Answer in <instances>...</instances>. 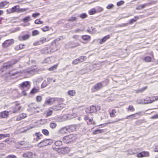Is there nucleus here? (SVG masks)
Returning <instances> with one entry per match:
<instances>
[{"label":"nucleus","instance_id":"nucleus-27","mask_svg":"<svg viewBox=\"0 0 158 158\" xmlns=\"http://www.w3.org/2000/svg\"><path fill=\"white\" fill-rule=\"evenodd\" d=\"M116 110L114 109H113L111 111L109 110V114L111 118H114L116 117Z\"/></svg>","mask_w":158,"mask_h":158},{"label":"nucleus","instance_id":"nucleus-19","mask_svg":"<svg viewBox=\"0 0 158 158\" xmlns=\"http://www.w3.org/2000/svg\"><path fill=\"white\" fill-rule=\"evenodd\" d=\"M103 84L102 82H100L95 84L92 89L93 92H95L99 90L103 87Z\"/></svg>","mask_w":158,"mask_h":158},{"label":"nucleus","instance_id":"nucleus-16","mask_svg":"<svg viewBox=\"0 0 158 158\" xmlns=\"http://www.w3.org/2000/svg\"><path fill=\"white\" fill-rule=\"evenodd\" d=\"M154 59V56L153 52L151 53L150 56H145L142 58V60L146 62H150Z\"/></svg>","mask_w":158,"mask_h":158},{"label":"nucleus","instance_id":"nucleus-63","mask_svg":"<svg viewBox=\"0 0 158 158\" xmlns=\"http://www.w3.org/2000/svg\"><path fill=\"white\" fill-rule=\"evenodd\" d=\"M5 142H8V144H10L12 142V140H10L9 139H6L4 141Z\"/></svg>","mask_w":158,"mask_h":158},{"label":"nucleus","instance_id":"nucleus-51","mask_svg":"<svg viewBox=\"0 0 158 158\" xmlns=\"http://www.w3.org/2000/svg\"><path fill=\"white\" fill-rule=\"evenodd\" d=\"M44 62L45 63H49L51 62L50 57H47L44 60Z\"/></svg>","mask_w":158,"mask_h":158},{"label":"nucleus","instance_id":"nucleus-7","mask_svg":"<svg viewBox=\"0 0 158 158\" xmlns=\"http://www.w3.org/2000/svg\"><path fill=\"white\" fill-rule=\"evenodd\" d=\"M59 43L56 40H54L51 43V46L50 47L52 49L53 52L57 50L58 49V46Z\"/></svg>","mask_w":158,"mask_h":158},{"label":"nucleus","instance_id":"nucleus-53","mask_svg":"<svg viewBox=\"0 0 158 158\" xmlns=\"http://www.w3.org/2000/svg\"><path fill=\"white\" fill-rule=\"evenodd\" d=\"M28 9L27 8H20V7H19V13L23 12L26 11L28 10Z\"/></svg>","mask_w":158,"mask_h":158},{"label":"nucleus","instance_id":"nucleus-25","mask_svg":"<svg viewBox=\"0 0 158 158\" xmlns=\"http://www.w3.org/2000/svg\"><path fill=\"white\" fill-rule=\"evenodd\" d=\"M48 40H47L45 37H42L40 39L39 41L37 42L36 44H36V43H35L34 44V45H40L41 44H42L46 42H48Z\"/></svg>","mask_w":158,"mask_h":158},{"label":"nucleus","instance_id":"nucleus-41","mask_svg":"<svg viewBox=\"0 0 158 158\" xmlns=\"http://www.w3.org/2000/svg\"><path fill=\"white\" fill-rule=\"evenodd\" d=\"M128 111L134 112L135 111V108L132 105H129L127 108Z\"/></svg>","mask_w":158,"mask_h":158},{"label":"nucleus","instance_id":"nucleus-5","mask_svg":"<svg viewBox=\"0 0 158 158\" xmlns=\"http://www.w3.org/2000/svg\"><path fill=\"white\" fill-rule=\"evenodd\" d=\"M100 109V107L98 106L92 105L86 108V112L87 113L96 112Z\"/></svg>","mask_w":158,"mask_h":158},{"label":"nucleus","instance_id":"nucleus-37","mask_svg":"<svg viewBox=\"0 0 158 158\" xmlns=\"http://www.w3.org/2000/svg\"><path fill=\"white\" fill-rule=\"evenodd\" d=\"M42 132L46 136H48L49 135V131L46 129H42Z\"/></svg>","mask_w":158,"mask_h":158},{"label":"nucleus","instance_id":"nucleus-39","mask_svg":"<svg viewBox=\"0 0 158 158\" xmlns=\"http://www.w3.org/2000/svg\"><path fill=\"white\" fill-rule=\"evenodd\" d=\"M43 100V98L40 95H38L36 97V101L38 102H41Z\"/></svg>","mask_w":158,"mask_h":158},{"label":"nucleus","instance_id":"nucleus-45","mask_svg":"<svg viewBox=\"0 0 158 158\" xmlns=\"http://www.w3.org/2000/svg\"><path fill=\"white\" fill-rule=\"evenodd\" d=\"M10 136V135L9 134H0V140L2 138L6 137H9Z\"/></svg>","mask_w":158,"mask_h":158},{"label":"nucleus","instance_id":"nucleus-28","mask_svg":"<svg viewBox=\"0 0 158 158\" xmlns=\"http://www.w3.org/2000/svg\"><path fill=\"white\" fill-rule=\"evenodd\" d=\"M87 31L91 34H92L95 32V28L93 27L92 26H89L88 27Z\"/></svg>","mask_w":158,"mask_h":158},{"label":"nucleus","instance_id":"nucleus-43","mask_svg":"<svg viewBox=\"0 0 158 158\" xmlns=\"http://www.w3.org/2000/svg\"><path fill=\"white\" fill-rule=\"evenodd\" d=\"M58 65V64H55L49 68V69H48V70L49 71H53L57 69Z\"/></svg>","mask_w":158,"mask_h":158},{"label":"nucleus","instance_id":"nucleus-55","mask_svg":"<svg viewBox=\"0 0 158 158\" xmlns=\"http://www.w3.org/2000/svg\"><path fill=\"white\" fill-rule=\"evenodd\" d=\"M56 124L55 123H51L50 124V127L52 129L55 128L56 127Z\"/></svg>","mask_w":158,"mask_h":158},{"label":"nucleus","instance_id":"nucleus-32","mask_svg":"<svg viewBox=\"0 0 158 158\" xmlns=\"http://www.w3.org/2000/svg\"><path fill=\"white\" fill-rule=\"evenodd\" d=\"M104 132V130L103 129H98L94 131L93 132L92 134L93 135H95L98 134L102 133Z\"/></svg>","mask_w":158,"mask_h":158},{"label":"nucleus","instance_id":"nucleus-1","mask_svg":"<svg viewBox=\"0 0 158 158\" xmlns=\"http://www.w3.org/2000/svg\"><path fill=\"white\" fill-rule=\"evenodd\" d=\"M64 101V99L62 98L57 99L56 102H57L58 103V105L53 106L51 108L55 110H61L65 106V104L63 103Z\"/></svg>","mask_w":158,"mask_h":158},{"label":"nucleus","instance_id":"nucleus-23","mask_svg":"<svg viewBox=\"0 0 158 158\" xmlns=\"http://www.w3.org/2000/svg\"><path fill=\"white\" fill-rule=\"evenodd\" d=\"M25 45L23 44H20L18 45L15 46L14 49L16 51H18L24 49L25 48Z\"/></svg>","mask_w":158,"mask_h":158},{"label":"nucleus","instance_id":"nucleus-48","mask_svg":"<svg viewBox=\"0 0 158 158\" xmlns=\"http://www.w3.org/2000/svg\"><path fill=\"white\" fill-rule=\"evenodd\" d=\"M52 113V110H48L46 111L45 114L47 117H48L51 115Z\"/></svg>","mask_w":158,"mask_h":158},{"label":"nucleus","instance_id":"nucleus-15","mask_svg":"<svg viewBox=\"0 0 158 158\" xmlns=\"http://www.w3.org/2000/svg\"><path fill=\"white\" fill-rule=\"evenodd\" d=\"M149 153L147 151H143L137 154L136 156L138 158L148 157L149 156Z\"/></svg>","mask_w":158,"mask_h":158},{"label":"nucleus","instance_id":"nucleus-13","mask_svg":"<svg viewBox=\"0 0 158 158\" xmlns=\"http://www.w3.org/2000/svg\"><path fill=\"white\" fill-rule=\"evenodd\" d=\"M139 17L138 16H135L134 19H131L129 21V23H123L119 26V27H122L126 26L128 24H133V23L135 22L139 19Z\"/></svg>","mask_w":158,"mask_h":158},{"label":"nucleus","instance_id":"nucleus-42","mask_svg":"<svg viewBox=\"0 0 158 158\" xmlns=\"http://www.w3.org/2000/svg\"><path fill=\"white\" fill-rule=\"evenodd\" d=\"M78 59L79 60L80 62H81L86 60L87 59V57L85 56H81L79 57Z\"/></svg>","mask_w":158,"mask_h":158},{"label":"nucleus","instance_id":"nucleus-18","mask_svg":"<svg viewBox=\"0 0 158 158\" xmlns=\"http://www.w3.org/2000/svg\"><path fill=\"white\" fill-rule=\"evenodd\" d=\"M30 37V35L29 34L20 35L18 37V39L20 41H25L29 39Z\"/></svg>","mask_w":158,"mask_h":158},{"label":"nucleus","instance_id":"nucleus-12","mask_svg":"<svg viewBox=\"0 0 158 158\" xmlns=\"http://www.w3.org/2000/svg\"><path fill=\"white\" fill-rule=\"evenodd\" d=\"M14 42V40L13 39L7 40L3 42L2 46L4 48H6L12 44Z\"/></svg>","mask_w":158,"mask_h":158},{"label":"nucleus","instance_id":"nucleus-40","mask_svg":"<svg viewBox=\"0 0 158 158\" xmlns=\"http://www.w3.org/2000/svg\"><path fill=\"white\" fill-rule=\"evenodd\" d=\"M39 92V89L35 88H33L30 92L31 94H34Z\"/></svg>","mask_w":158,"mask_h":158},{"label":"nucleus","instance_id":"nucleus-10","mask_svg":"<svg viewBox=\"0 0 158 158\" xmlns=\"http://www.w3.org/2000/svg\"><path fill=\"white\" fill-rule=\"evenodd\" d=\"M33 136L34 137L33 142L35 143L36 142L39 140L41 139L43 135L39 131L35 133L33 135Z\"/></svg>","mask_w":158,"mask_h":158},{"label":"nucleus","instance_id":"nucleus-8","mask_svg":"<svg viewBox=\"0 0 158 158\" xmlns=\"http://www.w3.org/2000/svg\"><path fill=\"white\" fill-rule=\"evenodd\" d=\"M57 99L53 98L48 97L46 98L44 102V106L51 105L53 104L55 102H56Z\"/></svg>","mask_w":158,"mask_h":158},{"label":"nucleus","instance_id":"nucleus-22","mask_svg":"<svg viewBox=\"0 0 158 158\" xmlns=\"http://www.w3.org/2000/svg\"><path fill=\"white\" fill-rule=\"evenodd\" d=\"M68 131L73 132L76 131L77 126L76 125H71L67 127Z\"/></svg>","mask_w":158,"mask_h":158},{"label":"nucleus","instance_id":"nucleus-3","mask_svg":"<svg viewBox=\"0 0 158 158\" xmlns=\"http://www.w3.org/2000/svg\"><path fill=\"white\" fill-rule=\"evenodd\" d=\"M75 137L74 135L71 134L63 137L62 140L64 142L68 143L72 142L75 139Z\"/></svg>","mask_w":158,"mask_h":158},{"label":"nucleus","instance_id":"nucleus-36","mask_svg":"<svg viewBox=\"0 0 158 158\" xmlns=\"http://www.w3.org/2000/svg\"><path fill=\"white\" fill-rule=\"evenodd\" d=\"M31 20V17L27 16L22 19V21L24 23H27Z\"/></svg>","mask_w":158,"mask_h":158},{"label":"nucleus","instance_id":"nucleus-57","mask_svg":"<svg viewBox=\"0 0 158 158\" xmlns=\"http://www.w3.org/2000/svg\"><path fill=\"white\" fill-rule=\"evenodd\" d=\"M97 13L100 12L102 11L103 10V9L102 7L98 6L97 7Z\"/></svg>","mask_w":158,"mask_h":158},{"label":"nucleus","instance_id":"nucleus-47","mask_svg":"<svg viewBox=\"0 0 158 158\" xmlns=\"http://www.w3.org/2000/svg\"><path fill=\"white\" fill-rule=\"evenodd\" d=\"M120 120L119 119H118V120H117L116 121H114V122H109L108 123H104V124H101L100 125H99V126H101V127H104L106 126H107V125L108 124H110V123H114L115 122H116L118 121H119Z\"/></svg>","mask_w":158,"mask_h":158},{"label":"nucleus","instance_id":"nucleus-11","mask_svg":"<svg viewBox=\"0 0 158 158\" xmlns=\"http://www.w3.org/2000/svg\"><path fill=\"white\" fill-rule=\"evenodd\" d=\"M62 144L63 143L62 141L59 140H56L55 142L54 145L57 148L53 146L52 148L54 150L58 151V150L60 149V148L62 145Z\"/></svg>","mask_w":158,"mask_h":158},{"label":"nucleus","instance_id":"nucleus-14","mask_svg":"<svg viewBox=\"0 0 158 158\" xmlns=\"http://www.w3.org/2000/svg\"><path fill=\"white\" fill-rule=\"evenodd\" d=\"M41 53L44 54H48L53 52L50 47H46L41 49L40 50Z\"/></svg>","mask_w":158,"mask_h":158},{"label":"nucleus","instance_id":"nucleus-52","mask_svg":"<svg viewBox=\"0 0 158 158\" xmlns=\"http://www.w3.org/2000/svg\"><path fill=\"white\" fill-rule=\"evenodd\" d=\"M77 18L76 17L73 16L71 17L70 18H69L68 19V20L69 21H75L77 20Z\"/></svg>","mask_w":158,"mask_h":158},{"label":"nucleus","instance_id":"nucleus-30","mask_svg":"<svg viewBox=\"0 0 158 158\" xmlns=\"http://www.w3.org/2000/svg\"><path fill=\"white\" fill-rule=\"evenodd\" d=\"M9 2L6 1H3L0 2V9L5 8L6 6L8 4Z\"/></svg>","mask_w":158,"mask_h":158},{"label":"nucleus","instance_id":"nucleus-44","mask_svg":"<svg viewBox=\"0 0 158 158\" xmlns=\"http://www.w3.org/2000/svg\"><path fill=\"white\" fill-rule=\"evenodd\" d=\"M140 112L136 113L135 114H133L127 116L126 118L127 119H128L130 118H132V117H135V116L136 115H140Z\"/></svg>","mask_w":158,"mask_h":158},{"label":"nucleus","instance_id":"nucleus-21","mask_svg":"<svg viewBox=\"0 0 158 158\" xmlns=\"http://www.w3.org/2000/svg\"><path fill=\"white\" fill-rule=\"evenodd\" d=\"M19 73V72H14L13 71H10L6 73V76L7 78L8 77L10 79H13V77L15 76Z\"/></svg>","mask_w":158,"mask_h":158},{"label":"nucleus","instance_id":"nucleus-34","mask_svg":"<svg viewBox=\"0 0 158 158\" xmlns=\"http://www.w3.org/2000/svg\"><path fill=\"white\" fill-rule=\"evenodd\" d=\"M67 93L69 96H73L76 94V92L74 90H70L68 91Z\"/></svg>","mask_w":158,"mask_h":158},{"label":"nucleus","instance_id":"nucleus-31","mask_svg":"<svg viewBox=\"0 0 158 158\" xmlns=\"http://www.w3.org/2000/svg\"><path fill=\"white\" fill-rule=\"evenodd\" d=\"M149 4L148 3H145L141 5L138 6L136 7V10H140L145 8Z\"/></svg>","mask_w":158,"mask_h":158},{"label":"nucleus","instance_id":"nucleus-54","mask_svg":"<svg viewBox=\"0 0 158 158\" xmlns=\"http://www.w3.org/2000/svg\"><path fill=\"white\" fill-rule=\"evenodd\" d=\"M39 34V32L37 30H34L32 32V35L33 36L38 35Z\"/></svg>","mask_w":158,"mask_h":158},{"label":"nucleus","instance_id":"nucleus-6","mask_svg":"<svg viewBox=\"0 0 158 158\" xmlns=\"http://www.w3.org/2000/svg\"><path fill=\"white\" fill-rule=\"evenodd\" d=\"M15 63H12L11 61H8L5 63L3 66L0 69V72H4L5 69H7L12 67Z\"/></svg>","mask_w":158,"mask_h":158},{"label":"nucleus","instance_id":"nucleus-4","mask_svg":"<svg viewBox=\"0 0 158 158\" xmlns=\"http://www.w3.org/2000/svg\"><path fill=\"white\" fill-rule=\"evenodd\" d=\"M21 108L22 107L20 106V104L15 102V105L11 107V110L10 111L11 113H17L21 110Z\"/></svg>","mask_w":158,"mask_h":158},{"label":"nucleus","instance_id":"nucleus-17","mask_svg":"<svg viewBox=\"0 0 158 158\" xmlns=\"http://www.w3.org/2000/svg\"><path fill=\"white\" fill-rule=\"evenodd\" d=\"M30 86V84L28 81H24L19 85V87L22 90H24L25 88H27V90L28 89L29 87Z\"/></svg>","mask_w":158,"mask_h":158},{"label":"nucleus","instance_id":"nucleus-33","mask_svg":"<svg viewBox=\"0 0 158 158\" xmlns=\"http://www.w3.org/2000/svg\"><path fill=\"white\" fill-rule=\"evenodd\" d=\"M97 13V11L95 8H92L88 11L89 14L90 15H94Z\"/></svg>","mask_w":158,"mask_h":158},{"label":"nucleus","instance_id":"nucleus-35","mask_svg":"<svg viewBox=\"0 0 158 158\" xmlns=\"http://www.w3.org/2000/svg\"><path fill=\"white\" fill-rule=\"evenodd\" d=\"M32 155V153L31 152H27L24 153L23 156L26 158H30Z\"/></svg>","mask_w":158,"mask_h":158},{"label":"nucleus","instance_id":"nucleus-56","mask_svg":"<svg viewBox=\"0 0 158 158\" xmlns=\"http://www.w3.org/2000/svg\"><path fill=\"white\" fill-rule=\"evenodd\" d=\"M79 60L78 58L74 60L72 62L73 64L76 65L79 64L80 63Z\"/></svg>","mask_w":158,"mask_h":158},{"label":"nucleus","instance_id":"nucleus-2","mask_svg":"<svg viewBox=\"0 0 158 158\" xmlns=\"http://www.w3.org/2000/svg\"><path fill=\"white\" fill-rule=\"evenodd\" d=\"M53 142V139H46L38 143L37 144V146L39 148H41L51 145Z\"/></svg>","mask_w":158,"mask_h":158},{"label":"nucleus","instance_id":"nucleus-62","mask_svg":"<svg viewBox=\"0 0 158 158\" xmlns=\"http://www.w3.org/2000/svg\"><path fill=\"white\" fill-rule=\"evenodd\" d=\"M40 15V14L39 13H38V12L35 13H33V14H32V16L34 18H35L37 16Z\"/></svg>","mask_w":158,"mask_h":158},{"label":"nucleus","instance_id":"nucleus-29","mask_svg":"<svg viewBox=\"0 0 158 158\" xmlns=\"http://www.w3.org/2000/svg\"><path fill=\"white\" fill-rule=\"evenodd\" d=\"M81 39L85 41H89L91 39L90 36L88 35H84L81 36Z\"/></svg>","mask_w":158,"mask_h":158},{"label":"nucleus","instance_id":"nucleus-59","mask_svg":"<svg viewBox=\"0 0 158 158\" xmlns=\"http://www.w3.org/2000/svg\"><path fill=\"white\" fill-rule=\"evenodd\" d=\"M6 158H17V157L14 155H9L7 156Z\"/></svg>","mask_w":158,"mask_h":158},{"label":"nucleus","instance_id":"nucleus-50","mask_svg":"<svg viewBox=\"0 0 158 158\" xmlns=\"http://www.w3.org/2000/svg\"><path fill=\"white\" fill-rule=\"evenodd\" d=\"M88 124L89 125H95V122L93 121L92 118H89L88 122Z\"/></svg>","mask_w":158,"mask_h":158},{"label":"nucleus","instance_id":"nucleus-20","mask_svg":"<svg viewBox=\"0 0 158 158\" xmlns=\"http://www.w3.org/2000/svg\"><path fill=\"white\" fill-rule=\"evenodd\" d=\"M9 116V111L4 110L0 112V118H6Z\"/></svg>","mask_w":158,"mask_h":158},{"label":"nucleus","instance_id":"nucleus-9","mask_svg":"<svg viewBox=\"0 0 158 158\" xmlns=\"http://www.w3.org/2000/svg\"><path fill=\"white\" fill-rule=\"evenodd\" d=\"M19 5L15 6L10 8L7 9L6 11L8 14H10L15 12L19 13Z\"/></svg>","mask_w":158,"mask_h":158},{"label":"nucleus","instance_id":"nucleus-24","mask_svg":"<svg viewBox=\"0 0 158 158\" xmlns=\"http://www.w3.org/2000/svg\"><path fill=\"white\" fill-rule=\"evenodd\" d=\"M110 38V35H107L102 39H101L99 41V43L100 44H102L103 43L105 42L107 40L109 39Z\"/></svg>","mask_w":158,"mask_h":158},{"label":"nucleus","instance_id":"nucleus-64","mask_svg":"<svg viewBox=\"0 0 158 158\" xmlns=\"http://www.w3.org/2000/svg\"><path fill=\"white\" fill-rule=\"evenodd\" d=\"M22 116V118L24 119L27 117V114L24 113H22L20 115Z\"/></svg>","mask_w":158,"mask_h":158},{"label":"nucleus","instance_id":"nucleus-49","mask_svg":"<svg viewBox=\"0 0 158 158\" xmlns=\"http://www.w3.org/2000/svg\"><path fill=\"white\" fill-rule=\"evenodd\" d=\"M43 23V21H41L40 19H37L35 21V23L37 24H42Z\"/></svg>","mask_w":158,"mask_h":158},{"label":"nucleus","instance_id":"nucleus-58","mask_svg":"<svg viewBox=\"0 0 158 158\" xmlns=\"http://www.w3.org/2000/svg\"><path fill=\"white\" fill-rule=\"evenodd\" d=\"M87 17V15L85 13L81 14L80 15V17L81 19H84Z\"/></svg>","mask_w":158,"mask_h":158},{"label":"nucleus","instance_id":"nucleus-61","mask_svg":"<svg viewBox=\"0 0 158 158\" xmlns=\"http://www.w3.org/2000/svg\"><path fill=\"white\" fill-rule=\"evenodd\" d=\"M124 3V1L122 0L118 2L117 3V5L118 6H119L123 4Z\"/></svg>","mask_w":158,"mask_h":158},{"label":"nucleus","instance_id":"nucleus-26","mask_svg":"<svg viewBox=\"0 0 158 158\" xmlns=\"http://www.w3.org/2000/svg\"><path fill=\"white\" fill-rule=\"evenodd\" d=\"M60 151L62 154H65L69 153L70 151V149L68 147L61 148Z\"/></svg>","mask_w":158,"mask_h":158},{"label":"nucleus","instance_id":"nucleus-46","mask_svg":"<svg viewBox=\"0 0 158 158\" xmlns=\"http://www.w3.org/2000/svg\"><path fill=\"white\" fill-rule=\"evenodd\" d=\"M41 29L42 31L44 32L49 31L50 30L49 27L48 26H45L42 27Z\"/></svg>","mask_w":158,"mask_h":158},{"label":"nucleus","instance_id":"nucleus-60","mask_svg":"<svg viewBox=\"0 0 158 158\" xmlns=\"http://www.w3.org/2000/svg\"><path fill=\"white\" fill-rule=\"evenodd\" d=\"M114 7V5L112 4H108L106 6V8L108 9H110L113 8Z\"/></svg>","mask_w":158,"mask_h":158},{"label":"nucleus","instance_id":"nucleus-38","mask_svg":"<svg viewBox=\"0 0 158 158\" xmlns=\"http://www.w3.org/2000/svg\"><path fill=\"white\" fill-rule=\"evenodd\" d=\"M67 131H68L67 127L61 128L60 130V133L61 134H65L67 133Z\"/></svg>","mask_w":158,"mask_h":158}]
</instances>
